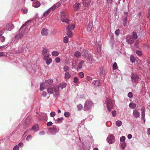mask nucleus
Segmentation results:
<instances>
[{
	"mask_svg": "<svg viewBox=\"0 0 150 150\" xmlns=\"http://www.w3.org/2000/svg\"><path fill=\"white\" fill-rule=\"evenodd\" d=\"M14 28V26L13 24H7L5 27L4 28L5 30L10 31Z\"/></svg>",
	"mask_w": 150,
	"mask_h": 150,
	"instance_id": "0eeeda50",
	"label": "nucleus"
},
{
	"mask_svg": "<svg viewBox=\"0 0 150 150\" xmlns=\"http://www.w3.org/2000/svg\"><path fill=\"white\" fill-rule=\"evenodd\" d=\"M79 76L80 78H83L84 76V74L83 72H81L79 73Z\"/></svg>",
	"mask_w": 150,
	"mask_h": 150,
	"instance_id": "c03bdc74",
	"label": "nucleus"
},
{
	"mask_svg": "<svg viewBox=\"0 0 150 150\" xmlns=\"http://www.w3.org/2000/svg\"><path fill=\"white\" fill-rule=\"evenodd\" d=\"M50 12V9H49L44 12L43 14V16L44 17H46L49 14Z\"/></svg>",
	"mask_w": 150,
	"mask_h": 150,
	"instance_id": "bb28decb",
	"label": "nucleus"
},
{
	"mask_svg": "<svg viewBox=\"0 0 150 150\" xmlns=\"http://www.w3.org/2000/svg\"><path fill=\"white\" fill-rule=\"evenodd\" d=\"M77 108L78 110H80L82 109L83 106L82 105L79 104L77 105Z\"/></svg>",
	"mask_w": 150,
	"mask_h": 150,
	"instance_id": "c9c22d12",
	"label": "nucleus"
},
{
	"mask_svg": "<svg viewBox=\"0 0 150 150\" xmlns=\"http://www.w3.org/2000/svg\"><path fill=\"white\" fill-rule=\"evenodd\" d=\"M40 3L37 1H34L32 6L34 7L37 8L39 7L40 5Z\"/></svg>",
	"mask_w": 150,
	"mask_h": 150,
	"instance_id": "a211bd4d",
	"label": "nucleus"
},
{
	"mask_svg": "<svg viewBox=\"0 0 150 150\" xmlns=\"http://www.w3.org/2000/svg\"><path fill=\"white\" fill-rule=\"evenodd\" d=\"M124 14L126 15V17L125 18H124L123 19L124 21L125 22H126L127 21V20L128 13L127 12H125L124 13Z\"/></svg>",
	"mask_w": 150,
	"mask_h": 150,
	"instance_id": "ea45409f",
	"label": "nucleus"
},
{
	"mask_svg": "<svg viewBox=\"0 0 150 150\" xmlns=\"http://www.w3.org/2000/svg\"><path fill=\"white\" fill-rule=\"evenodd\" d=\"M75 28V25L73 24H70L66 27V29L68 30H73Z\"/></svg>",
	"mask_w": 150,
	"mask_h": 150,
	"instance_id": "6ab92c4d",
	"label": "nucleus"
},
{
	"mask_svg": "<svg viewBox=\"0 0 150 150\" xmlns=\"http://www.w3.org/2000/svg\"><path fill=\"white\" fill-rule=\"evenodd\" d=\"M43 55L44 56L43 59L45 60L49 59L48 58L49 57V54H47Z\"/></svg>",
	"mask_w": 150,
	"mask_h": 150,
	"instance_id": "e433bc0d",
	"label": "nucleus"
},
{
	"mask_svg": "<svg viewBox=\"0 0 150 150\" xmlns=\"http://www.w3.org/2000/svg\"><path fill=\"white\" fill-rule=\"evenodd\" d=\"M93 106V103L91 101L87 100L85 102L84 110L87 111L91 109Z\"/></svg>",
	"mask_w": 150,
	"mask_h": 150,
	"instance_id": "f03ea898",
	"label": "nucleus"
},
{
	"mask_svg": "<svg viewBox=\"0 0 150 150\" xmlns=\"http://www.w3.org/2000/svg\"><path fill=\"white\" fill-rule=\"evenodd\" d=\"M0 40L2 42H3L5 40V38L3 36H2L1 35L0 36Z\"/></svg>",
	"mask_w": 150,
	"mask_h": 150,
	"instance_id": "864d4df0",
	"label": "nucleus"
},
{
	"mask_svg": "<svg viewBox=\"0 0 150 150\" xmlns=\"http://www.w3.org/2000/svg\"><path fill=\"white\" fill-rule=\"evenodd\" d=\"M136 53L138 56H141L142 54V51L139 50H137Z\"/></svg>",
	"mask_w": 150,
	"mask_h": 150,
	"instance_id": "49530a36",
	"label": "nucleus"
},
{
	"mask_svg": "<svg viewBox=\"0 0 150 150\" xmlns=\"http://www.w3.org/2000/svg\"><path fill=\"white\" fill-rule=\"evenodd\" d=\"M100 71L101 74H103L104 73V70L103 68H100Z\"/></svg>",
	"mask_w": 150,
	"mask_h": 150,
	"instance_id": "603ef678",
	"label": "nucleus"
},
{
	"mask_svg": "<svg viewBox=\"0 0 150 150\" xmlns=\"http://www.w3.org/2000/svg\"><path fill=\"white\" fill-rule=\"evenodd\" d=\"M125 136H122L120 138V141L121 142H124L125 141Z\"/></svg>",
	"mask_w": 150,
	"mask_h": 150,
	"instance_id": "3c124183",
	"label": "nucleus"
},
{
	"mask_svg": "<svg viewBox=\"0 0 150 150\" xmlns=\"http://www.w3.org/2000/svg\"><path fill=\"white\" fill-rule=\"evenodd\" d=\"M86 59H87V60L89 63H91L94 61V59L92 57V55L91 54L88 55Z\"/></svg>",
	"mask_w": 150,
	"mask_h": 150,
	"instance_id": "2eb2a0df",
	"label": "nucleus"
},
{
	"mask_svg": "<svg viewBox=\"0 0 150 150\" xmlns=\"http://www.w3.org/2000/svg\"><path fill=\"white\" fill-rule=\"evenodd\" d=\"M115 138L113 135L112 134H109L107 139V141L109 144H112L114 142Z\"/></svg>",
	"mask_w": 150,
	"mask_h": 150,
	"instance_id": "20e7f679",
	"label": "nucleus"
},
{
	"mask_svg": "<svg viewBox=\"0 0 150 150\" xmlns=\"http://www.w3.org/2000/svg\"><path fill=\"white\" fill-rule=\"evenodd\" d=\"M133 114L134 117L137 118L139 117L140 114L137 110H134Z\"/></svg>",
	"mask_w": 150,
	"mask_h": 150,
	"instance_id": "ddd939ff",
	"label": "nucleus"
},
{
	"mask_svg": "<svg viewBox=\"0 0 150 150\" xmlns=\"http://www.w3.org/2000/svg\"><path fill=\"white\" fill-rule=\"evenodd\" d=\"M59 86L61 89H63L65 88L67 85V84L65 83H62L59 84Z\"/></svg>",
	"mask_w": 150,
	"mask_h": 150,
	"instance_id": "b1692460",
	"label": "nucleus"
},
{
	"mask_svg": "<svg viewBox=\"0 0 150 150\" xmlns=\"http://www.w3.org/2000/svg\"><path fill=\"white\" fill-rule=\"evenodd\" d=\"M91 2V0H83V4L86 7L88 6Z\"/></svg>",
	"mask_w": 150,
	"mask_h": 150,
	"instance_id": "dca6fc26",
	"label": "nucleus"
},
{
	"mask_svg": "<svg viewBox=\"0 0 150 150\" xmlns=\"http://www.w3.org/2000/svg\"><path fill=\"white\" fill-rule=\"evenodd\" d=\"M32 138V136L31 135H28L26 137V139L28 140H29V139H31Z\"/></svg>",
	"mask_w": 150,
	"mask_h": 150,
	"instance_id": "69168bd1",
	"label": "nucleus"
},
{
	"mask_svg": "<svg viewBox=\"0 0 150 150\" xmlns=\"http://www.w3.org/2000/svg\"><path fill=\"white\" fill-rule=\"evenodd\" d=\"M52 124V122H49L47 123V125L48 126H50Z\"/></svg>",
	"mask_w": 150,
	"mask_h": 150,
	"instance_id": "774afa93",
	"label": "nucleus"
},
{
	"mask_svg": "<svg viewBox=\"0 0 150 150\" xmlns=\"http://www.w3.org/2000/svg\"><path fill=\"white\" fill-rule=\"evenodd\" d=\"M90 54L87 50H83V52L82 56L84 58H87L88 55Z\"/></svg>",
	"mask_w": 150,
	"mask_h": 150,
	"instance_id": "9b49d317",
	"label": "nucleus"
},
{
	"mask_svg": "<svg viewBox=\"0 0 150 150\" xmlns=\"http://www.w3.org/2000/svg\"><path fill=\"white\" fill-rule=\"evenodd\" d=\"M55 60L56 62L57 63H59V62H60V58H59V57H56V58H55Z\"/></svg>",
	"mask_w": 150,
	"mask_h": 150,
	"instance_id": "680f3d73",
	"label": "nucleus"
},
{
	"mask_svg": "<svg viewBox=\"0 0 150 150\" xmlns=\"http://www.w3.org/2000/svg\"><path fill=\"white\" fill-rule=\"evenodd\" d=\"M47 91L50 94H52L54 91L53 88L51 86H48L47 88Z\"/></svg>",
	"mask_w": 150,
	"mask_h": 150,
	"instance_id": "f3484780",
	"label": "nucleus"
},
{
	"mask_svg": "<svg viewBox=\"0 0 150 150\" xmlns=\"http://www.w3.org/2000/svg\"><path fill=\"white\" fill-rule=\"evenodd\" d=\"M38 128V125H35L32 128V129L34 130L35 131H36Z\"/></svg>",
	"mask_w": 150,
	"mask_h": 150,
	"instance_id": "8fccbe9b",
	"label": "nucleus"
},
{
	"mask_svg": "<svg viewBox=\"0 0 150 150\" xmlns=\"http://www.w3.org/2000/svg\"><path fill=\"white\" fill-rule=\"evenodd\" d=\"M55 115V113L54 112H52L50 114V116L51 117H54Z\"/></svg>",
	"mask_w": 150,
	"mask_h": 150,
	"instance_id": "bf43d9fd",
	"label": "nucleus"
},
{
	"mask_svg": "<svg viewBox=\"0 0 150 150\" xmlns=\"http://www.w3.org/2000/svg\"><path fill=\"white\" fill-rule=\"evenodd\" d=\"M145 111H144V110L142 109V119H143L144 120V121H145Z\"/></svg>",
	"mask_w": 150,
	"mask_h": 150,
	"instance_id": "cd10ccee",
	"label": "nucleus"
},
{
	"mask_svg": "<svg viewBox=\"0 0 150 150\" xmlns=\"http://www.w3.org/2000/svg\"><path fill=\"white\" fill-rule=\"evenodd\" d=\"M46 61V63L47 65H49L52 62V59L51 58H49L45 60Z\"/></svg>",
	"mask_w": 150,
	"mask_h": 150,
	"instance_id": "72a5a7b5",
	"label": "nucleus"
},
{
	"mask_svg": "<svg viewBox=\"0 0 150 150\" xmlns=\"http://www.w3.org/2000/svg\"><path fill=\"white\" fill-rule=\"evenodd\" d=\"M93 24L92 23L89 22L88 25L87 26V30L89 31H91L93 28Z\"/></svg>",
	"mask_w": 150,
	"mask_h": 150,
	"instance_id": "412c9836",
	"label": "nucleus"
},
{
	"mask_svg": "<svg viewBox=\"0 0 150 150\" xmlns=\"http://www.w3.org/2000/svg\"><path fill=\"white\" fill-rule=\"evenodd\" d=\"M57 8H56V6L55 5V4L50 9H51L52 11H54Z\"/></svg>",
	"mask_w": 150,
	"mask_h": 150,
	"instance_id": "09e8293b",
	"label": "nucleus"
},
{
	"mask_svg": "<svg viewBox=\"0 0 150 150\" xmlns=\"http://www.w3.org/2000/svg\"><path fill=\"white\" fill-rule=\"evenodd\" d=\"M48 50L46 49H44L42 51V54L43 55L47 54Z\"/></svg>",
	"mask_w": 150,
	"mask_h": 150,
	"instance_id": "4c0bfd02",
	"label": "nucleus"
},
{
	"mask_svg": "<svg viewBox=\"0 0 150 150\" xmlns=\"http://www.w3.org/2000/svg\"><path fill=\"white\" fill-rule=\"evenodd\" d=\"M73 82L75 83H78L79 82V79L76 76L75 77L74 79Z\"/></svg>",
	"mask_w": 150,
	"mask_h": 150,
	"instance_id": "473e14b6",
	"label": "nucleus"
},
{
	"mask_svg": "<svg viewBox=\"0 0 150 150\" xmlns=\"http://www.w3.org/2000/svg\"><path fill=\"white\" fill-rule=\"evenodd\" d=\"M64 119L62 117L59 118L57 120V122L58 123H60Z\"/></svg>",
	"mask_w": 150,
	"mask_h": 150,
	"instance_id": "58836bf2",
	"label": "nucleus"
},
{
	"mask_svg": "<svg viewBox=\"0 0 150 150\" xmlns=\"http://www.w3.org/2000/svg\"><path fill=\"white\" fill-rule=\"evenodd\" d=\"M112 114L113 117H115L116 115V112L115 111H114L112 112Z\"/></svg>",
	"mask_w": 150,
	"mask_h": 150,
	"instance_id": "0e129e2a",
	"label": "nucleus"
},
{
	"mask_svg": "<svg viewBox=\"0 0 150 150\" xmlns=\"http://www.w3.org/2000/svg\"><path fill=\"white\" fill-rule=\"evenodd\" d=\"M22 49L21 50L20 48L18 49L16 51V53L18 54L22 52Z\"/></svg>",
	"mask_w": 150,
	"mask_h": 150,
	"instance_id": "5fc2aeb1",
	"label": "nucleus"
},
{
	"mask_svg": "<svg viewBox=\"0 0 150 150\" xmlns=\"http://www.w3.org/2000/svg\"><path fill=\"white\" fill-rule=\"evenodd\" d=\"M131 77L132 81L136 84L138 83L139 80V77L137 74H132L131 75Z\"/></svg>",
	"mask_w": 150,
	"mask_h": 150,
	"instance_id": "7ed1b4c3",
	"label": "nucleus"
},
{
	"mask_svg": "<svg viewBox=\"0 0 150 150\" xmlns=\"http://www.w3.org/2000/svg\"><path fill=\"white\" fill-rule=\"evenodd\" d=\"M64 116L66 117H68L70 116L69 113L68 112H65L64 113Z\"/></svg>",
	"mask_w": 150,
	"mask_h": 150,
	"instance_id": "a18cd8bd",
	"label": "nucleus"
},
{
	"mask_svg": "<svg viewBox=\"0 0 150 150\" xmlns=\"http://www.w3.org/2000/svg\"><path fill=\"white\" fill-rule=\"evenodd\" d=\"M117 64L116 62H115L113 65V68L114 70H115L117 69Z\"/></svg>",
	"mask_w": 150,
	"mask_h": 150,
	"instance_id": "a19ab883",
	"label": "nucleus"
},
{
	"mask_svg": "<svg viewBox=\"0 0 150 150\" xmlns=\"http://www.w3.org/2000/svg\"><path fill=\"white\" fill-rule=\"evenodd\" d=\"M67 13L64 11H62L60 12L59 18L62 22L69 23V21L67 19Z\"/></svg>",
	"mask_w": 150,
	"mask_h": 150,
	"instance_id": "f257e3e1",
	"label": "nucleus"
},
{
	"mask_svg": "<svg viewBox=\"0 0 150 150\" xmlns=\"http://www.w3.org/2000/svg\"><path fill=\"white\" fill-rule=\"evenodd\" d=\"M59 54V53L56 51L53 52H52V55L55 57L57 56Z\"/></svg>",
	"mask_w": 150,
	"mask_h": 150,
	"instance_id": "f704fd0d",
	"label": "nucleus"
},
{
	"mask_svg": "<svg viewBox=\"0 0 150 150\" xmlns=\"http://www.w3.org/2000/svg\"><path fill=\"white\" fill-rule=\"evenodd\" d=\"M71 75L68 72H66L65 73L64 78L66 79H68L71 77Z\"/></svg>",
	"mask_w": 150,
	"mask_h": 150,
	"instance_id": "393cba45",
	"label": "nucleus"
},
{
	"mask_svg": "<svg viewBox=\"0 0 150 150\" xmlns=\"http://www.w3.org/2000/svg\"><path fill=\"white\" fill-rule=\"evenodd\" d=\"M81 4L79 3H76L74 5V10L75 11H78L79 10Z\"/></svg>",
	"mask_w": 150,
	"mask_h": 150,
	"instance_id": "1a4fd4ad",
	"label": "nucleus"
},
{
	"mask_svg": "<svg viewBox=\"0 0 150 150\" xmlns=\"http://www.w3.org/2000/svg\"><path fill=\"white\" fill-rule=\"evenodd\" d=\"M84 62V61L83 60H81L80 62H79L77 68L78 69H81L82 68V64Z\"/></svg>",
	"mask_w": 150,
	"mask_h": 150,
	"instance_id": "4be33fe9",
	"label": "nucleus"
},
{
	"mask_svg": "<svg viewBox=\"0 0 150 150\" xmlns=\"http://www.w3.org/2000/svg\"><path fill=\"white\" fill-rule=\"evenodd\" d=\"M132 36L134 40L137 38L138 36L137 35V33L135 32H133L132 33Z\"/></svg>",
	"mask_w": 150,
	"mask_h": 150,
	"instance_id": "2f4dec72",
	"label": "nucleus"
},
{
	"mask_svg": "<svg viewBox=\"0 0 150 150\" xmlns=\"http://www.w3.org/2000/svg\"><path fill=\"white\" fill-rule=\"evenodd\" d=\"M41 34L43 36H47L48 34L47 29L46 28H43L41 31Z\"/></svg>",
	"mask_w": 150,
	"mask_h": 150,
	"instance_id": "f8f14e48",
	"label": "nucleus"
},
{
	"mask_svg": "<svg viewBox=\"0 0 150 150\" xmlns=\"http://www.w3.org/2000/svg\"><path fill=\"white\" fill-rule=\"evenodd\" d=\"M122 122L120 120H118L116 122V125L118 127H120L122 125Z\"/></svg>",
	"mask_w": 150,
	"mask_h": 150,
	"instance_id": "c85d7f7f",
	"label": "nucleus"
},
{
	"mask_svg": "<svg viewBox=\"0 0 150 150\" xmlns=\"http://www.w3.org/2000/svg\"><path fill=\"white\" fill-rule=\"evenodd\" d=\"M67 34L68 37L70 38L72 36V33L71 30H68L67 32Z\"/></svg>",
	"mask_w": 150,
	"mask_h": 150,
	"instance_id": "c756f323",
	"label": "nucleus"
},
{
	"mask_svg": "<svg viewBox=\"0 0 150 150\" xmlns=\"http://www.w3.org/2000/svg\"><path fill=\"white\" fill-rule=\"evenodd\" d=\"M112 102L111 100L110 99H107V108L108 111L110 112L111 110V108L112 107Z\"/></svg>",
	"mask_w": 150,
	"mask_h": 150,
	"instance_id": "39448f33",
	"label": "nucleus"
},
{
	"mask_svg": "<svg viewBox=\"0 0 150 150\" xmlns=\"http://www.w3.org/2000/svg\"><path fill=\"white\" fill-rule=\"evenodd\" d=\"M68 38L67 37H65L64 38V42L65 43H67L68 42Z\"/></svg>",
	"mask_w": 150,
	"mask_h": 150,
	"instance_id": "79ce46f5",
	"label": "nucleus"
},
{
	"mask_svg": "<svg viewBox=\"0 0 150 150\" xmlns=\"http://www.w3.org/2000/svg\"><path fill=\"white\" fill-rule=\"evenodd\" d=\"M55 5L56 6V8H58L61 6V3L59 2L56 3Z\"/></svg>",
	"mask_w": 150,
	"mask_h": 150,
	"instance_id": "052dcab7",
	"label": "nucleus"
},
{
	"mask_svg": "<svg viewBox=\"0 0 150 150\" xmlns=\"http://www.w3.org/2000/svg\"><path fill=\"white\" fill-rule=\"evenodd\" d=\"M126 144L125 142L121 144V147L122 149H124L126 146Z\"/></svg>",
	"mask_w": 150,
	"mask_h": 150,
	"instance_id": "13d9d810",
	"label": "nucleus"
},
{
	"mask_svg": "<svg viewBox=\"0 0 150 150\" xmlns=\"http://www.w3.org/2000/svg\"><path fill=\"white\" fill-rule=\"evenodd\" d=\"M129 106L132 109L134 108L136 106V104L134 103H130L129 105Z\"/></svg>",
	"mask_w": 150,
	"mask_h": 150,
	"instance_id": "7c9ffc66",
	"label": "nucleus"
},
{
	"mask_svg": "<svg viewBox=\"0 0 150 150\" xmlns=\"http://www.w3.org/2000/svg\"><path fill=\"white\" fill-rule=\"evenodd\" d=\"M49 130L52 133L55 132L57 131L56 126L55 125H53L52 127L50 128Z\"/></svg>",
	"mask_w": 150,
	"mask_h": 150,
	"instance_id": "4468645a",
	"label": "nucleus"
},
{
	"mask_svg": "<svg viewBox=\"0 0 150 150\" xmlns=\"http://www.w3.org/2000/svg\"><path fill=\"white\" fill-rule=\"evenodd\" d=\"M128 96L129 98H131L133 96V94L132 92H129L128 94Z\"/></svg>",
	"mask_w": 150,
	"mask_h": 150,
	"instance_id": "6e6d98bb",
	"label": "nucleus"
},
{
	"mask_svg": "<svg viewBox=\"0 0 150 150\" xmlns=\"http://www.w3.org/2000/svg\"><path fill=\"white\" fill-rule=\"evenodd\" d=\"M59 86H54L53 91L56 92L55 94L56 96H58L59 95Z\"/></svg>",
	"mask_w": 150,
	"mask_h": 150,
	"instance_id": "9d476101",
	"label": "nucleus"
},
{
	"mask_svg": "<svg viewBox=\"0 0 150 150\" xmlns=\"http://www.w3.org/2000/svg\"><path fill=\"white\" fill-rule=\"evenodd\" d=\"M64 69L65 71H67L69 70V68L67 66H65L64 67Z\"/></svg>",
	"mask_w": 150,
	"mask_h": 150,
	"instance_id": "de8ad7c7",
	"label": "nucleus"
},
{
	"mask_svg": "<svg viewBox=\"0 0 150 150\" xmlns=\"http://www.w3.org/2000/svg\"><path fill=\"white\" fill-rule=\"evenodd\" d=\"M24 33V31H21V32L19 33L18 35H16L15 36L16 38H22L23 34Z\"/></svg>",
	"mask_w": 150,
	"mask_h": 150,
	"instance_id": "aec40b11",
	"label": "nucleus"
},
{
	"mask_svg": "<svg viewBox=\"0 0 150 150\" xmlns=\"http://www.w3.org/2000/svg\"><path fill=\"white\" fill-rule=\"evenodd\" d=\"M120 33V30L119 29L117 30H116L115 31V34L116 35L118 36L119 35Z\"/></svg>",
	"mask_w": 150,
	"mask_h": 150,
	"instance_id": "4d7b16f0",
	"label": "nucleus"
},
{
	"mask_svg": "<svg viewBox=\"0 0 150 150\" xmlns=\"http://www.w3.org/2000/svg\"><path fill=\"white\" fill-rule=\"evenodd\" d=\"M53 81L52 79H49L46 80L45 82V85H46V86H49L52 84Z\"/></svg>",
	"mask_w": 150,
	"mask_h": 150,
	"instance_id": "6e6552de",
	"label": "nucleus"
},
{
	"mask_svg": "<svg viewBox=\"0 0 150 150\" xmlns=\"http://www.w3.org/2000/svg\"><path fill=\"white\" fill-rule=\"evenodd\" d=\"M19 147L17 145H16L13 148V150H19Z\"/></svg>",
	"mask_w": 150,
	"mask_h": 150,
	"instance_id": "e2e57ef3",
	"label": "nucleus"
},
{
	"mask_svg": "<svg viewBox=\"0 0 150 150\" xmlns=\"http://www.w3.org/2000/svg\"><path fill=\"white\" fill-rule=\"evenodd\" d=\"M130 60L132 63L134 62L135 61V59L133 56L131 55L130 57Z\"/></svg>",
	"mask_w": 150,
	"mask_h": 150,
	"instance_id": "37998d69",
	"label": "nucleus"
},
{
	"mask_svg": "<svg viewBox=\"0 0 150 150\" xmlns=\"http://www.w3.org/2000/svg\"><path fill=\"white\" fill-rule=\"evenodd\" d=\"M126 39L127 42L129 44H132L134 41L133 36L131 35H127Z\"/></svg>",
	"mask_w": 150,
	"mask_h": 150,
	"instance_id": "423d86ee",
	"label": "nucleus"
},
{
	"mask_svg": "<svg viewBox=\"0 0 150 150\" xmlns=\"http://www.w3.org/2000/svg\"><path fill=\"white\" fill-rule=\"evenodd\" d=\"M46 87V85H45V82L43 83H41L40 84V89L41 91H42Z\"/></svg>",
	"mask_w": 150,
	"mask_h": 150,
	"instance_id": "5701e85b",
	"label": "nucleus"
},
{
	"mask_svg": "<svg viewBox=\"0 0 150 150\" xmlns=\"http://www.w3.org/2000/svg\"><path fill=\"white\" fill-rule=\"evenodd\" d=\"M47 94V93L46 92L43 91V92L42 93V96L43 97H45L46 96Z\"/></svg>",
	"mask_w": 150,
	"mask_h": 150,
	"instance_id": "338daca9",
	"label": "nucleus"
},
{
	"mask_svg": "<svg viewBox=\"0 0 150 150\" xmlns=\"http://www.w3.org/2000/svg\"><path fill=\"white\" fill-rule=\"evenodd\" d=\"M74 55V56L77 58L80 57L81 56V53L80 52L78 51H76L75 52Z\"/></svg>",
	"mask_w": 150,
	"mask_h": 150,
	"instance_id": "a878e982",
	"label": "nucleus"
}]
</instances>
